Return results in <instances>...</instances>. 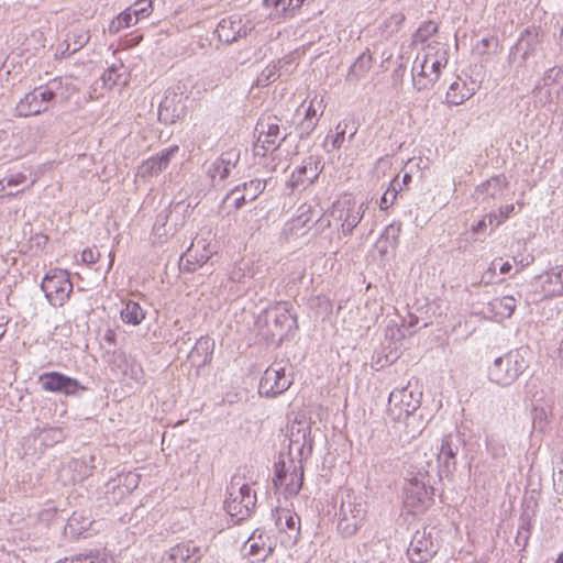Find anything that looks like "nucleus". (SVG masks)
Here are the masks:
<instances>
[{
  "mask_svg": "<svg viewBox=\"0 0 563 563\" xmlns=\"http://www.w3.org/2000/svg\"><path fill=\"white\" fill-rule=\"evenodd\" d=\"M202 559V549L192 542L177 544L168 552V560L174 562L197 563Z\"/></svg>",
  "mask_w": 563,
  "mask_h": 563,
  "instance_id": "25",
  "label": "nucleus"
},
{
  "mask_svg": "<svg viewBox=\"0 0 563 563\" xmlns=\"http://www.w3.org/2000/svg\"><path fill=\"white\" fill-rule=\"evenodd\" d=\"M239 159V153L234 150L223 153L218 159H216L209 168V176L212 179L219 177L224 179L229 176L231 169L235 166Z\"/></svg>",
  "mask_w": 563,
  "mask_h": 563,
  "instance_id": "27",
  "label": "nucleus"
},
{
  "mask_svg": "<svg viewBox=\"0 0 563 563\" xmlns=\"http://www.w3.org/2000/svg\"><path fill=\"white\" fill-rule=\"evenodd\" d=\"M207 246H208V245H207V243H206V240H205V239H198V238H197V239H195V240L191 242V244H190V246L187 249V251H186L185 255H186L187 257H192L194 249H195V247H197V252L199 251V249H201V250H202V253H201L199 256H197V262H198L199 264H205V263L209 260V257H210V255H211V252L207 249Z\"/></svg>",
  "mask_w": 563,
  "mask_h": 563,
  "instance_id": "44",
  "label": "nucleus"
},
{
  "mask_svg": "<svg viewBox=\"0 0 563 563\" xmlns=\"http://www.w3.org/2000/svg\"><path fill=\"white\" fill-rule=\"evenodd\" d=\"M563 80V73L561 69L551 68L542 78V82L537 85L533 89V96L537 102L542 106L551 104L558 101L560 96V85Z\"/></svg>",
  "mask_w": 563,
  "mask_h": 563,
  "instance_id": "11",
  "label": "nucleus"
},
{
  "mask_svg": "<svg viewBox=\"0 0 563 563\" xmlns=\"http://www.w3.org/2000/svg\"><path fill=\"white\" fill-rule=\"evenodd\" d=\"M172 214L173 211L170 209H164L157 214L152 231L157 243H165L177 232L178 223L170 221Z\"/></svg>",
  "mask_w": 563,
  "mask_h": 563,
  "instance_id": "21",
  "label": "nucleus"
},
{
  "mask_svg": "<svg viewBox=\"0 0 563 563\" xmlns=\"http://www.w3.org/2000/svg\"><path fill=\"white\" fill-rule=\"evenodd\" d=\"M514 205H506L500 207L497 211L489 212L487 214L488 224L492 229L499 227L511 213H514Z\"/></svg>",
  "mask_w": 563,
  "mask_h": 563,
  "instance_id": "40",
  "label": "nucleus"
},
{
  "mask_svg": "<svg viewBox=\"0 0 563 563\" xmlns=\"http://www.w3.org/2000/svg\"><path fill=\"white\" fill-rule=\"evenodd\" d=\"M76 560L77 561L90 560V563H95V561H98L99 563H104L108 560V554L104 551L100 552L99 550H89L87 552L78 554Z\"/></svg>",
  "mask_w": 563,
  "mask_h": 563,
  "instance_id": "50",
  "label": "nucleus"
},
{
  "mask_svg": "<svg viewBox=\"0 0 563 563\" xmlns=\"http://www.w3.org/2000/svg\"><path fill=\"white\" fill-rule=\"evenodd\" d=\"M104 340L107 342H109L111 345H114V341H115V333L114 331L112 330H107L106 333H104Z\"/></svg>",
  "mask_w": 563,
  "mask_h": 563,
  "instance_id": "60",
  "label": "nucleus"
},
{
  "mask_svg": "<svg viewBox=\"0 0 563 563\" xmlns=\"http://www.w3.org/2000/svg\"><path fill=\"white\" fill-rule=\"evenodd\" d=\"M291 383V377L286 374V367L282 363H274L264 372L258 391L262 396L276 397L285 393Z\"/></svg>",
  "mask_w": 563,
  "mask_h": 563,
  "instance_id": "9",
  "label": "nucleus"
},
{
  "mask_svg": "<svg viewBox=\"0 0 563 563\" xmlns=\"http://www.w3.org/2000/svg\"><path fill=\"white\" fill-rule=\"evenodd\" d=\"M320 168L318 162L313 157L303 161L302 165L292 172L289 185L291 188L299 186L306 187L312 184L319 176Z\"/></svg>",
  "mask_w": 563,
  "mask_h": 563,
  "instance_id": "20",
  "label": "nucleus"
},
{
  "mask_svg": "<svg viewBox=\"0 0 563 563\" xmlns=\"http://www.w3.org/2000/svg\"><path fill=\"white\" fill-rule=\"evenodd\" d=\"M457 453V446L453 444L451 435H444L441 440V445L437 457L439 463L450 472L455 466V455Z\"/></svg>",
  "mask_w": 563,
  "mask_h": 563,
  "instance_id": "30",
  "label": "nucleus"
},
{
  "mask_svg": "<svg viewBox=\"0 0 563 563\" xmlns=\"http://www.w3.org/2000/svg\"><path fill=\"white\" fill-rule=\"evenodd\" d=\"M26 181V175L23 173H16L13 174L2 180H0V198L4 197H15L20 192H23L24 190H18L16 192H7L5 187H13V186H20L23 183Z\"/></svg>",
  "mask_w": 563,
  "mask_h": 563,
  "instance_id": "39",
  "label": "nucleus"
},
{
  "mask_svg": "<svg viewBox=\"0 0 563 563\" xmlns=\"http://www.w3.org/2000/svg\"><path fill=\"white\" fill-rule=\"evenodd\" d=\"M137 23L129 9L118 14L109 24V32L115 34L125 27L133 26Z\"/></svg>",
  "mask_w": 563,
  "mask_h": 563,
  "instance_id": "38",
  "label": "nucleus"
},
{
  "mask_svg": "<svg viewBox=\"0 0 563 563\" xmlns=\"http://www.w3.org/2000/svg\"><path fill=\"white\" fill-rule=\"evenodd\" d=\"M361 313L360 308L355 307L347 311L349 318H344V322L347 323V330L352 331L354 328L362 329L364 325L356 322V317Z\"/></svg>",
  "mask_w": 563,
  "mask_h": 563,
  "instance_id": "51",
  "label": "nucleus"
},
{
  "mask_svg": "<svg viewBox=\"0 0 563 563\" xmlns=\"http://www.w3.org/2000/svg\"><path fill=\"white\" fill-rule=\"evenodd\" d=\"M114 262V254L113 252H109V264L107 271H110Z\"/></svg>",
  "mask_w": 563,
  "mask_h": 563,
  "instance_id": "64",
  "label": "nucleus"
},
{
  "mask_svg": "<svg viewBox=\"0 0 563 563\" xmlns=\"http://www.w3.org/2000/svg\"><path fill=\"white\" fill-rule=\"evenodd\" d=\"M185 114L184 107L180 104V99H177V95L168 91L164 100L161 102L158 108V118L164 123H174L176 120L183 118Z\"/></svg>",
  "mask_w": 563,
  "mask_h": 563,
  "instance_id": "24",
  "label": "nucleus"
},
{
  "mask_svg": "<svg viewBox=\"0 0 563 563\" xmlns=\"http://www.w3.org/2000/svg\"><path fill=\"white\" fill-rule=\"evenodd\" d=\"M477 89L478 84L475 80L456 77L446 91V101L450 104L460 106L468 100Z\"/></svg>",
  "mask_w": 563,
  "mask_h": 563,
  "instance_id": "19",
  "label": "nucleus"
},
{
  "mask_svg": "<svg viewBox=\"0 0 563 563\" xmlns=\"http://www.w3.org/2000/svg\"><path fill=\"white\" fill-rule=\"evenodd\" d=\"M120 314L124 323L139 325L145 319L146 313L137 302L130 300L125 302Z\"/></svg>",
  "mask_w": 563,
  "mask_h": 563,
  "instance_id": "33",
  "label": "nucleus"
},
{
  "mask_svg": "<svg viewBox=\"0 0 563 563\" xmlns=\"http://www.w3.org/2000/svg\"><path fill=\"white\" fill-rule=\"evenodd\" d=\"M139 481H140V477L136 474H130L125 477V482L128 483V486H130L132 489L137 487Z\"/></svg>",
  "mask_w": 563,
  "mask_h": 563,
  "instance_id": "58",
  "label": "nucleus"
},
{
  "mask_svg": "<svg viewBox=\"0 0 563 563\" xmlns=\"http://www.w3.org/2000/svg\"><path fill=\"white\" fill-rule=\"evenodd\" d=\"M245 201H249L247 197L239 187L231 190L224 199V202H231L234 209H240Z\"/></svg>",
  "mask_w": 563,
  "mask_h": 563,
  "instance_id": "49",
  "label": "nucleus"
},
{
  "mask_svg": "<svg viewBox=\"0 0 563 563\" xmlns=\"http://www.w3.org/2000/svg\"><path fill=\"white\" fill-rule=\"evenodd\" d=\"M178 150L179 147L174 145L144 161L137 168V177L145 180L158 176L168 167L172 157Z\"/></svg>",
  "mask_w": 563,
  "mask_h": 563,
  "instance_id": "15",
  "label": "nucleus"
},
{
  "mask_svg": "<svg viewBox=\"0 0 563 563\" xmlns=\"http://www.w3.org/2000/svg\"><path fill=\"white\" fill-rule=\"evenodd\" d=\"M100 251L97 249H87L81 253V261L86 264H93L100 258Z\"/></svg>",
  "mask_w": 563,
  "mask_h": 563,
  "instance_id": "52",
  "label": "nucleus"
},
{
  "mask_svg": "<svg viewBox=\"0 0 563 563\" xmlns=\"http://www.w3.org/2000/svg\"><path fill=\"white\" fill-rule=\"evenodd\" d=\"M300 213L294 220L295 229L311 228L313 221L314 210L311 206L302 205L299 208Z\"/></svg>",
  "mask_w": 563,
  "mask_h": 563,
  "instance_id": "42",
  "label": "nucleus"
},
{
  "mask_svg": "<svg viewBox=\"0 0 563 563\" xmlns=\"http://www.w3.org/2000/svg\"><path fill=\"white\" fill-rule=\"evenodd\" d=\"M511 267H512V266H511V264H510L509 262H505V263L500 266L499 271H500V273H501V274H508V273L510 272Z\"/></svg>",
  "mask_w": 563,
  "mask_h": 563,
  "instance_id": "62",
  "label": "nucleus"
},
{
  "mask_svg": "<svg viewBox=\"0 0 563 563\" xmlns=\"http://www.w3.org/2000/svg\"><path fill=\"white\" fill-rule=\"evenodd\" d=\"M530 355L528 347H520L497 357L489 367L490 382L503 387L510 386L529 368Z\"/></svg>",
  "mask_w": 563,
  "mask_h": 563,
  "instance_id": "3",
  "label": "nucleus"
},
{
  "mask_svg": "<svg viewBox=\"0 0 563 563\" xmlns=\"http://www.w3.org/2000/svg\"><path fill=\"white\" fill-rule=\"evenodd\" d=\"M366 209L367 205L365 202L357 205L352 198L343 197L333 203L331 216L341 222L344 234H351L361 222Z\"/></svg>",
  "mask_w": 563,
  "mask_h": 563,
  "instance_id": "8",
  "label": "nucleus"
},
{
  "mask_svg": "<svg viewBox=\"0 0 563 563\" xmlns=\"http://www.w3.org/2000/svg\"><path fill=\"white\" fill-rule=\"evenodd\" d=\"M429 493L422 479L413 477L404 487V505L411 514L423 511L429 504Z\"/></svg>",
  "mask_w": 563,
  "mask_h": 563,
  "instance_id": "13",
  "label": "nucleus"
},
{
  "mask_svg": "<svg viewBox=\"0 0 563 563\" xmlns=\"http://www.w3.org/2000/svg\"><path fill=\"white\" fill-rule=\"evenodd\" d=\"M263 5L269 10V19L276 22L294 16L299 10L294 0H263Z\"/></svg>",
  "mask_w": 563,
  "mask_h": 563,
  "instance_id": "26",
  "label": "nucleus"
},
{
  "mask_svg": "<svg viewBox=\"0 0 563 563\" xmlns=\"http://www.w3.org/2000/svg\"><path fill=\"white\" fill-rule=\"evenodd\" d=\"M324 108L325 103L323 96L314 95L305 111V121L309 123L308 128L313 129L317 125V120L314 122H312V120L322 115Z\"/></svg>",
  "mask_w": 563,
  "mask_h": 563,
  "instance_id": "36",
  "label": "nucleus"
},
{
  "mask_svg": "<svg viewBox=\"0 0 563 563\" xmlns=\"http://www.w3.org/2000/svg\"><path fill=\"white\" fill-rule=\"evenodd\" d=\"M89 32L82 26H75L64 43L58 45L57 53L62 57L69 56L81 49L89 41Z\"/></svg>",
  "mask_w": 563,
  "mask_h": 563,
  "instance_id": "22",
  "label": "nucleus"
},
{
  "mask_svg": "<svg viewBox=\"0 0 563 563\" xmlns=\"http://www.w3.org/2000/svg\"><path fill=\"white\" fill-rule=\"evenodd\" d=\"M434 452L428 443H422L415 452L412 459L419 465L418 475H427L428 467L432 462Z\"/></svg>",
  "mask_w": 563,
  "mask_h": 563,
  "instance_id": "35",
  "label": "nucleus"
},
{
  "mask_svg": "<svg viewBox=\"0 0 563 563\" xmlns=\"http://www.w3.org/2000/svg\"><path fill=\"white\" fill-rule=\"evenodd\" d=\"M256 495L247 483L239 475H234L228 487V495L224 500L227 512L238 520H243L250 516L255 507Z\"/></svg>",
  "mask_w": 563,
  "mask_h": 563,
  "instance_id": "4",
  "label": "nucleus"
},
{
  "mask_svg": "<svg viewBox=\"0 0 563 563\" xmlns=\"http://www.w3.org/2000/svg\"><path fill=\"white\" fill-rule=\"evenodd\" d=\"M142 35H139V36H134V37H131V38H126L124 41V45L126 47H133V46H136L141 41H142Z\"/></svg>",
  "mask_w": 563,
  "mask_h": 563,
  "instance_id": "59",
  "label": "nucleus"
},
{
  "mask_svg": "<svg viewBox=\"0 0 563 563\" xmlns=\"http://www.w3.org/2000/svg\"><path fill=\"white\" fill-rule=\"evenodd\" d=\"M538 33L537 32H527V34L519 41V47L523 51V57L527 58L534 51V46L532 44H538Z\"/></svg>",
  "mask_w": 563,
  "mask_h": 563,
  "instance_id": "47",
  "label": "nucleus"
},
{
  "mask_svg": "<svg viewBox=\"0 0 563 563\" xmlns=\"http://www.w3.org/2000/svg\"><path fill=\"white\" fill-rule=\"evenodd\" d=\"M421 402V393H413L407 387L398 388L390 393L388 399V416L394 421H405L419 407Z\"/></svg>",
  "mask_w": 563,
  "mask_h": 563,
  "instance_id": "6",
  "label": "nucleus"
},
{
  "mask_svg": "<svg viewBox=\"0 0 563 563\" xmlns=\"http://www.w3.org/2000/svg\"><path fill=\"white\" fill-rule=\"evenodd\" d=\"M506 189L504 177L496 176L481 184L475 190V199L478 203L489 205L492 201L503 199Z\"/></svg>",
  "mask_w": 563,
  "mask_h": 563,
  "instance_id": "18",
  "label": "nucleus"
},
{
  "mask_svg": "<svg viewBox=\"0 0 563 563\" xmlns=\"http://www.w3.org/2000/svg\"><path fill=\"white\" fill-rule=\"evenodd\" d=\"M255 327L262 339L278 343L288 331L296 328V319L290 314L286 302H278L258 314Z\"/></svg>",
  "mask_w": 563,
  "mask_h": 563,
  "instance_id": "2",
  "label": "nucleus"
},
{
  "mask_svg": "<svg viewBox=\"0 0 563 563\" xmlns=\"http://www.w3.org/2000/svg\"><path fill=\"white\" fill-rule=\"evenodd\" d=\"M488 305L490 311L499 318H509L516 309V300L511 296L495 298Z\"/></svg>",
  "mask_w": 563,
  "mask_h": 563,
  "instance_id": "32",
  "label": "nucleus"
},
{
  "mask_svg": "<svg viewBox=\"0 0 563 563\" xmlns=\"http://www.w3.org/2000/svg\"><path fill=\"white\" fill-rule=\"evenodd\" d=\"M113 73H114V68H113V67H111V68H109V69L103 74L102 79H103V81H104V84H106V85H110V86L115 85L117 79L112 77Z\"/></svg>",
  "mask_w": 563,
  "mask_h": 563,
  "instance_id": "55",
  "label": "nucleus"
},
{
  "mask_svg": "<svg viewBox=\"0 0 563 563\" xmlns=\"http://www.w3.org/2000/svg\"><path fill=\"white\" fill-rule=\"evenodd\" d=\"M49 92L45 86L35 88L27 92L16 104V112L20 117L37 115L47 111L51 107Z\"/></svg>",
  "mask_w": 563,
  "mask_h": 563,
  "instance_id": "12",
  "label": "nucleus"
},
{
  "mask_svg": "<svg viewBox=\"0 0 563 563\" xmlns=\"http://www.w3.org/2000/svg\"><path fill=\"white\" fill-rule=\"evenodd\" d=\"M345 132H346L345 125H342L341 123H339L335 128V135L333 136V140H332V146L334 148L341 147V145L344 141Z\"/></svg>",
  "mask_w": 563,
  "mask_h": 563,
  "instance_id": "53",
  "label": "nucleus"
},
{
  "mask_svg": "<svg viewBox=\"0 0 563 563\" xmlns=\"http://www.w3.org/2000/svg\"><path fill=\"white\" fill-rule=\"evenodd\" d=\"M265 189V181L261 179H253L243 185V194L246 195L249 201H253Z\"/></svg>",
  "mask_w": 563,
  "mask_h": 563,
  "instance_id": "46",
  "label": "nucleus"
},
{
  "mask_svg": "<svg viewBox=\"0 0 563 563\" xmlns=\"http://www.w3.org/2000/svg\"><path fill=\"white\" fill-rule=\"evenodd\" d=\"M244 552H247L250 556L253 559L251 560V563H257L261 561H265L268 558V554L272 553V548L269 545L258 544L254 537H251L244 544L243 548Z\"/></svg>",
  "mask_w": 563,
  "mask_h": 563,
  "instance_id": "34",
  "label": "nucleus"
},
{
  "mask_svg": "<svg viewBox=\"0 0 563 563\" xmlns=\"http://www.w3.org/2000/svg\"><path fill=\"white\" fill-rule=\"evenodd\" d=\"M46 91L49 92L51 106L55 102L66 103L75 92L74 86L64 82L62 79H53L45 85Z\"/></svg>",
  "mask_w": 563,
  "mask_h": 563,
  "instance_id": "29",
  "label": "nucleus"
},
{
  "mask_svg": "<svg viewBox=\"0 0 563 563\" xmlns=\"http://www.w3.org/2000/svg\"><path fill=\"white\" fill-rule=\"evenodd\" d=\"M396 184H397V178H395L391 181L389 188L384 192V195L380 199V203H379V207L382 210L388 209L396 200L397 192H398V190L396 188Z\"/></svg>",
  "mask_w": 563,
  "mask_h": 563,
  "instance_id": "48",
  "label": "nucleus"
},
{
  "mask_svg": "<svg viewBox=\"0 0 563 563\" xmlns=\"http://www.w3.org/2000/svg\"><path fill=\"white\" fill-rule=\"evenodd\" d=\"M42 387L46 391L75 395L81 387L78 380L57 372L44 373L40 376Z\"/></svg>",
  "mask_w": 563,
  "mask_h": 563,
  "instance_id": "16",
  "label": "nucleus"
},
{
  "mask_svg": "<svg viewBox=\"0 0 563 563\" xmlns=\"http://www.w3.org/2000/svg\"><path fill=\"white\" fill-rule=\"evenodd\" d=\"M128 9L139 22L141 19L147 18L152 14L153 3L151 0H137Z\"/></svg>",
  "mask_w": 563,
  "mask_h": 563,
  "instance_id": "43",
  "label": "nucleus"
},
{
  "mask_svg": "<svg viewBox=\"0 0 563 563\" xmlns=\"http://www.w3.org/2000/svg\"><path fill=\"white\" fill-rule=\"evenodd\" d=\"M488 224L487 216L479 220L476 224L472 225V232L473 233H481L483 232Z\"/></svg>",
  "mask_w": 563,
  "mask_h": 563,
  "instance_id": "56",
  "label": "nucleus"
},
{
  "mask_svg": "<svg viewBox=\"0 0 563 563\" xmlns=\"http://www.w3.org/2000/svg\"><path fill=\"white\" fill-rule=\"evenodd\" d=\"M5 325H7V323L4 321V318L0 317V339L4 335V333L7 331Z\"/></svg>",
  "mask_w": 563,
  "mask_h": 563,
  "instance_id": "63",
  "label": "nucleus"
},
{
  "mask_svg": "<svg viewBox=\"0 0 563 563\" xmlns=\"http://www.w3.org/2000/svg\"><path fill=\"white\" fill-rule=\"evenodd\" d=\"M41 287L47 300L55 307H62L73 291L69 274L64 269L49 271L45 275Z\"/></svg>",
  "mask_w": 563,
  "mask_h": 563,
  "instance_id": "5",
  "label": "nucleus"
},
{
  "mask_svg": "<svg viewBox=\"0 0 563 563\" xmlns=\"http://www.w3.org/2000/svg\"><path fill=\"white\" fill-rule=\"evenodd\" d=\"M486 446L489 452H492L493 455H498L500 452L497 450V445L494 444V439L492 437L486 438ZM503 448H500V451L503 452Z\"/></svg>",
  "mask_w": 563,
  "mask_h": 563,
  "instance_id": "57",
  "label": "nucleus"
},
{
  "mask_svg": "<svg viewBox=\"0 0 563 563\" xmlns=\"http://www.w3.org/2000/svg\"><path fill=\"white\" fill-rule=\"evenodd\" d=\"M278 135L279 128L277 124H268L267 131H264V124L261 123L258 142L262 143L265 151L275 150L277 147Z\"/></svg>",
  "mask_w": 563,
  "mask_h": 563,
  "instance_id": "37",
  "label": "nucleus"
},
{
  "mask_svg": "<svg viewBox=\"0 0 563 563\" xmlns=\"http://www.w3.org/2000/svg\"><path fill=\"white\" fill-rule=\"evenodd\" d=\"M449 60L446 45L431 41L417 54L412 65V81L418 90L430 88L440 77L441 68Z\"/></svg>",
  "mask_w": 563,
  "mask_h": 563,
  "instance_id": "1",
  "label": "nucleus"
},
{
  "mask_svg": "<svg viewBox=\"0 0 563 563\" xmlns=\"http://www.w3.org/2000/svg\"><path fill=\"white\" fill-rule=\"evenodd\" d=\"M366 515L362 503L352 500L350 496L342 500L338 528L345 537L353 536L361 527Z\"/></svg>",
  "mask_w": 563,
  "mask_h": 563,
  "instance_id": "10",
  "label": "nucleus"
},
{
  "mask_svg": "<svg viewBox=\"0 0 563 563\" xmlns=\"http://www.w3.org/2000/svg\"><path fill=\"white\" fill-rule=\"evenodd\" d=\"M302 482L303 471L301 465H297L291 460L276 464L273 484L276 488L283 489L286 497L296 496L301 489Z\"/></svg>",
  "mask_w": 563,
  "mask_h": 563,
  "instance_id": "7",
  "label": "nucleus"
},
{
  "mask_svg": "<svg viewBox=\"0 0 563 563\" xmlns=\"http://www.w3.org/2000/svg\"><path fill=\"white\" fill-rule=\"evenodd\" d=\"M213 346L214 342L212 339L201 336L190 351L188 355L189 361L198 367L206 365L211 361Z\"/></svg>",
  "mask_w": 563,
  "mask_h": 563,
  "instance_id": "28",
  "label": "nucleus"
},
{
  "mask_svg": "<svg viewBox=\"0 0 563 563\" xmlns=\"http://www.w3.org/2000/svg\"><path fill=\"white\" fill-rule=\"evenodd\" d=\"M372 64V55L368 52L362 53L351 66L347 74V80L351 82H357L363 79L369 73Z\"/></svg>",
  "mask_w": 563,
  "mask_h": 563,
  "instance_id": "31",
  "label": "nucleus"
},
{
  "mask_svg": "<svg viewBox=\"0 0 563 563\" xmlns=\"http://www.w3.org/2000/svg\"><path fill=\"white\" fill-rule=\"evenodd\" d=\"M276 527L296 540L300 532V518L289 509L277 508L274 512Z\"/></svg>",
  "mask_w": 563,
  "mask_h": 563,
  "instance_id": "23",
  "label": "nucleus"
},
{
  "mask_svg": "<svg viewBox=\"0 0 563 563\" xmlns=\"http://www.w3.org/2000/svg\"><path fill=\"white\" fill-rule=\"evenodd\" d=\"M544 299L563 296V266L558 265L538 277Z\"/></svg>",
  "mask_w": 563,
  "mask_h": 563,
  "instance_id": "17",
  "label": "nucleus"
},
{
  "mask_svg": "<svg viewBox=\"0 0 563 563\" xmlns=\"http://www.w3.org/2000/svg\"><path fill=\"white\" fill-rule=\"evenodd\" d=\"M438 31L437 23L432 21L424 22L416 32L413 35V42L417 43H424L428 41L429 37H431L433 34H435Z\"/></svg>",
  "mask_w": 563,
  "mask_h": 563,
  "instance_id": "45",
  "label": "nucleus"
},
{
  "mask_svg": "<svg viewBox=\"0 0 563 563\" xmlns=\"http://www.w3.org/2000/svg\"><path fill=\"white\" fill-rule=\"evenodd\" d=\"M254 29V24L246 20L245 22L239 15H232L222 19L217 26V34L221 42L232 43L239 37L246 36L250 31Z\"/></svg>",
  "mask_w": 563,
  "mask_h": 563,
  "instance_id": "14",
  "label": "nucleus"
},
{
  "mask_svg": "<svg viewBox=\"0 0 563 563\" xmlns=\"http://www.w3.org/2000/svg\"><path fill=\"white\" fill-rule=\"evenodd\" d=\"M534 257L532 255H528L525 260H521L519 264L521 265V268L530 265L533 262Z\"/></svg>",
  "mask_w": 563,
  "mask_h": 563,
  "instance_id": "61",
  "label": "nucleus"
},
{
  "mask_svg": "<svg viewBox=\"0 0 563 563\" xmlns=\"http://www.w3.org/2000/svg\"><path fill=\"white\" fill-rule=\"evenodd\" d=\"M419 553H420V548L418 545L410 544V547L408 548V556H409L410 563H426L428 561L427 555L416 559L415 555L416 554L418 555Z\"/></svg>",
  "mask_w": 563,
  "mask_h": 563,
  "instance_id": "54",
  "label": "nucleus"
},
{
  "mask_svg": "<svg viewBox=\"0 0 563 563\" xmlns=\"http://www.w3.org/2000/svg\"><path fill=\"white\" fill-rule=\"evenodd\" d=\"M279 62L267 65L262 73L257 76L256 85L264 87L269 85L271 82L277 80L280 76L279 74Z\"/></svg>",
  "mask_w": 563,
  "mask_h": 563,
  "instance_id": "41",
  "label": "nucleus"
}]
</instances>
